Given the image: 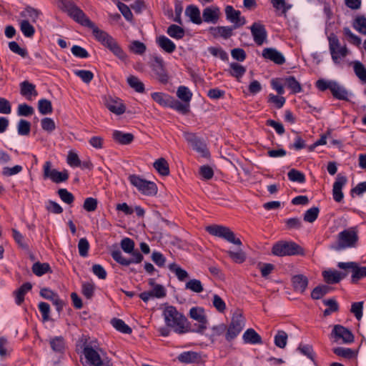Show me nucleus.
I'll return each mask as SVG.
<instances>
[{"label": "nucleus", "mask_w": 366, "mask_h": 366, "mask_svg": "<svg viewBox=\"0 0 366 366\" xmlns=\"http://www.w3.org/2000/svg\"><path fill=\"white\" fill-rule=\"evenodd\" d=\"M59 7L74 21L92 30V34L98 42L114 54L113 37L100 29L75 3L67 0H58Z\"/></svg>", "instance_id": "f257e3e1"}, {"label": "nucleus", "mask_w": 366, "mask_h": 366, "mask_svg": "<svg viewBox=\"0 0 366 366\" xmlns=\"http://www.w3.org/2000/svg\"><path fill=\"white\" fill-rule=\"evenodd\" d=\"M162 317L166 327L159 329L162 336L168 337L171 330L179 335L190 331L189 323L187 317L174 306L164 305L162 308Z\"/></svg>", "instance_id": "f03ea898"}, {"label": "nucleus", "mask_w": 366, "mask_h": 366, "mask_svg": "<svg viewBox=\"0 0 366 366\" xmlns=\"http://www.w3.org/2000/svg\"><path fill=\"white\" fill-rule=\"evenodd\" d=\"M76 351L84 355L86 363L91 366H109L104 363L99 352L88 343L86 337H82L76 343Z\"/></svg>", "instance_id": "7ed1b4c3"}, {"label": "nucleus", "mask_w": 366, "mask_h": 366, "mask_svg": "<svg viewBox=\"0 0 366 366\" xmlns=\"http://www.w3.org/2000/svg\"><path fill=\"white\" fill-rule=\"evenodd\" d=\"M206 231L211 235L222 238L225 241L237 245H242V242L235 233L228 227L220 224H212L206 227Z\"/></svg>", "instance_id": "20e7f679"}, {"label": "nucleus", "mask_w": 366, "mask_h": 366, "mask_svg": "<svg viewBox=\"0 0 366 366\" xmlns=\"http://www.w3.org/2000/svg\"><path fill=\"white\" fill-rule=\"evenodd\" d=\"M358 239V230L355 227L342 231L337 236L338 246L340 249L355 247Z\"/></svg>", "instance_id": "39448f33"}, {"label": "nucleus", "mask_w": 366, "mask_h": 366, "mask_svg": "<svg viewBox=\"0 0 366 366\" xmlns=\"http://www.w3.org/2000/svg\"><path fill=\"white\" fill-rule=\"evenodd\" d=\"M129 179L130 183L137 187L142 194L154 196L157 193V187L154 182L144 179L135 174L130 175Z\"/></svg>", "instance_id": "423d86ee"}, {"label": "nucleus", "mask_w": 366, "mask_h": 366, "mask_svg": "<svg viewBox=\"0 0 366 366\" xmlns=\"http://www.w3.org/2000/svg\"><path fill=\"white\" fill-rule=\"evenodd\" d=\"M328 41L332 59L335 64H339L341 58H344L347 55V49L345 46H340L337 36L334 34H330L328 36Z\"/></svg>", "instance_id": "0eeeda50"}, {"label": "nucleus", "mask_w": 366, "mask_h": 366, "mask_svg": "<svg viewBox=\"0 0 366 366\" xmlns=\"http://www.w3.org/2000/svg\"><path fill=\"white\" fill-rule=\"evenodd\" d=\"M69 177V172L66 169L59 172L55 169H51L50 161H46L43 166V177L44 179H50L53 182L59 184L66 182Z\"/></svg>", "instance_id": "6e6552de"}, {"label": "nucleus", "mask_w": 366, "mask_h": 366, "mask_svg": "<svg viewBox=\"0 0 366 366\" xmlns=\"http://www.w3.org/2000/svg\"><path fill=\"white\" fill-rule=\"evenodd\" d=\"M244 325V317L240 313H235L225 331V339L230 342L233 340L242 330Z\"/></svg>", "instance_id": "1a4fd4ad"}, {"label": "nucleus", "mask_w": 366, "mask_h": 366, "mask_svg": "<svg viewBox=\"0 0 366 366\" xmlns=\"http://www.w3.org/2000/svg\"><path fill=\"white\" fill-rule=\"evenodd\" d=\"M183 136L194 150L199 153L204 157L208 156L209 152L207 149L206 144L202 139L198 137L195 134L189 132H184Z\"/></svg>", "instance_id": "9d476101"}, {"label": "nucleus", "mask_w": 366, "mask_h": 366, "mask_svg": "<svg viewBox=\"0 0 366 366\" xmlns=\"http://www.w3.org/2000/svg\"><path fill=\"white\" fill-rule=\"evenodd\" d=\"M225 14L227 19L234 24V29L243 26L246 22L244 17L241 16V12L235 10L232 6H226Z\"/></svg>", "instance_id": "9b49d317"}, {"label": "nucleus", "mask_w": 366, "mask_h": 366, "mask_svg": "<svg viewBox=\"0 0 366 366\" xmlns=\"http://www.w3.org/2000/svg\"><path fill=\"white\" fill-rule=\"evenodd\" d=\"M305 249L292 241H279L275 243L272 252H304Z\"/></svg>", "instance_id": "f8f14e48"}, {"label": "nucleus", "mask_w": 366, "mask_h": 366, "mask_svg": "<svg viewBox=\"0 0 366 366\" xmlns=\"http://www.w3.org/2000/svg\"><path fill=\"white\" fill-rule=\"evenodd\" d=\"M250 30L254 42L259 46L262 45L267 36L264 26L259 23L254 22L250 26Z\"/></svg>", "instance_id": "ddd939ff"}, {"label": "nucleus", "mask_w": 366, "mask_h": 366, "mask_svg": "<svg viewBox=\"0 0 366 366\" xmlns=\"http://www.w3.org/2000/svg\"><path fill=\"white\" fill-rule=\"evenodd\" d=\"M293 290L299 294H304L307 288L309 280L302 274L293 275L291 278Z\"/></svg>", "instance_id": "4468645a"}, {"label": "nucleus", "mask_w": 366, "mask_h": 366, "mask_svg": "<svg viewBox=\"0 0 366 366\" xmlns=\"http://www.w3.org/2000/svg\"><path fill=\"white\" fill-rule=\"evenodd\" d=\"M347 179L345 176L338 174L337 175L335 182L333 184L332 188V196L334 200L337 202H340L344 197V194L342 192V187L346 184Z\"/></svg>", "instance_id": "2eb2a0df"}, {"label": "nucleus", "mask_w": 366, "mask_h": 366, "mask_svg": "<svg viewBox=\"0 0 366 366\" xmlns=\"http://www.w3.org/2000/svg\"><path fill=\"white\" fill-rule=\"evenodd\" d=\"M332 335L338 340H342L344 343H350L354 341V336L352 333L346 327L337 325L334 327Z\"/></svg>", "instance_id": "dca6fc26"}, {"label": "nucleus", "mask_w": 366, "mask_h": 366, "mask_svg": "<svg viewBox=\"0 0 366 366\" xmlns=\"http://www.w3.org/2000/svg\"><path fill=\"white\" fill-rule=\"evenodd\" d=\"M49 345L52 351L56 355H59V356L64 355L66 349V344L64 337L55 336L51 337L49 340Z\"/></svg>", "instance_id": "f3484780"}, {"label": "nucleus", "mask_w": 366, "mask_h": 366, "mask_svg": "<svg viewBox=\"0 0 366 366\" xmlns=\"http://www.w3.org/2000/svg\"><path fill=\"white\" fill-rule=\"evenodd\" d=\"M152 70L157 75L158 79L162 82L166 83L168 81V76L164 69V61L159 57H155L152 64Z\"/></svg>", "instance_id": "a211bd4d"}, {"label": "nucleus", "mask_w": 366, "mask_h": 366, "mask_svg": "<svg viewBox=\"0 0 366 366\" xmlns=\"http://www.w3.org/2000/svg\"><path fill=\"white\" fill-rule=\"evenodd\" d=\"M262 56L279 65H282L285 62V58L282 54L274 48L264 49L262 51Z\"/></svg>", "instance_id": "6ab92c4d"}, {"label": "nucleus", "mask_w": 366, "mask_h": 366, "mask_svg": "<svg viewBox=\"0 0 366 366\" xmlns=\"http://www.w3.org/2000/svg\"><path fill=\"white\" fill-rule=\"evenodd\" d=\"M219 9L217 7H207L202 12V21L207 23L216 24L219 19Z\"/></svg>", "instance_id": "aec40b11"}, {"label": "nucleus", "mask_w": 366, "mask_h": 366, "mask_svg": "<svg viewBox=\"0 0 366 366\" xmlns=\"http://www.w3.org/2000/svg\"><path fill=\"white\" fill-rule=\"evenodd\" d=\"M32 289V285L29 282L23 283L17 290H14L13 295L15 297V302L21 305L25 299L26 294Z\"/></svg>", "instance_id": "412c9836"}, {"label": "nucleus", "mask_w": 366, "mask_h": 366, "mask_svg": "<svg viewBox=\"0 0 366 366\" xmlns=\"http://www.w3.org/2000/svg\"><path fill=\"white\" fill-rule=\"evenodd\" d=\"M322 276L326 283L337 284L345 278L346 274L337 270H325L322 272Z\"/></svg>", "instance_id": "4be33fe9"}, {"label": "nucleus", "mask_w": 366, "mask_h": 366, "mask_svg": "<svg viewBox=\"0 0 366 366\" xmlns=\"http://www.w3.org/2000/svg\"><path fill=\"white\" fill-rule=\"evenodd\" d=\"M234 26H217L209 29L210 33L214 37L221 36L225 39L229 38L233 34Z\"/></svg>", "instance_id": "5701e85b"}, {"label": "nucleus", "mask_w": 366, "mask_h": 366, "mask_svg": "<svg viewBox=\"0 0 366 366\" xmlns=\"http://www.w3.org/2000/svg\"><path fill=\"white\" fill-rule=\"evenodd\" d=\"M177 358L179 362L186 364L196 363L201 360L200 355L192 351L182 352Z\"/></svg>", "instance_id": "b1692460"}, {"label": "nucleus", "mask_w": 366, "mask_h": 366, "mask_svg": "<svg viewBox=\"0 0 366 366\" xmlns=\"http://www.w3.org/2000/svg\"><path fill=\"white\" fill-rule=\"evenodd\" d=\"M185 14L189 17L192 22L196 24H201L202 19L200 16V11L197 6L189 5L186 8Z\"/></svg>", "instance_id": "393cba45"}, {"label": "nucleus", "mask_w": 366, "mask_h": 366, "mask_svg": "<svg viewBox=\"0 0 366 366\" xmlns=\"http://www.w3.org/2000/svg\"><path fill=\"white\" fill-rule=\"evenodd\" d=\"M42 13L40 10L36 9L31 6H26L23 11L20 12V16L23 18H30L33 23H36L39 16Z\"/></svg>", "instance_id": "a878e982"}, {"label": "nucleus", "mask_w": 366, "mask_h": 366, "mask_svg": "<svg viewBox=\"0 0 366 366\" xmlns=\"http://www.w3.org/2000/svg\"><path fill=\"white\" fill-rule=\"evenodd\" d=\"M331 92L335 98L340 100L348 101L347 90L336 81L334 82V84L331 88Z\"/></svg>", "instance_id": "bb28decb"}, {"label": "nucleus", "mask_w": 366, "mask_h": 366, "mask_svg": "<svg viewBox=\"0 0 366 366\" xmlns=\"http://www.w3.org/2000/svg\"><path fill=\"white\" fill-rule=\"evenodd\" d=\"M20 94L23 97L36 96L38 94L35 84L27 80L20 83Z\"/></svg>", "instance_id": "cd10ccee"}, {"label": "nucleus", "mask_w": 366, "mask_h": 366, "mask_svg": "<svg viewBox=\"0 0 366 366\" xmlns=\"http://www.w3.org/2000/svg\"><path fill=\"white\" fill-rule=\"evenodd\" d=\"M20 30L26 38H33L36 30L34 26L30 24L28 19H23L19 22Z\"/></svg>", "instance_id": "c85d7f7f"}, {"label": "nucleus", "mask_w": 366, "mask_h": 366, "mask_svg": "<svg viewBox=\"0 0 366 366\" xmlns=\"http://www.w3.org/2000/svg\"><path fill=\"white\" fill-rule=\"evenodd\" d=\"M31 269L33 273L38 277L43 276L44 274L49 272H52V270L49 263H41L39 261L34 263Z\"/></svg>", "instance_id": "c756f323"}, {"label": "nucleus", "mask_w": 366, "mask_h": 366, "mask_svg": "<svg viewBox=\"0 0 366 366\" xmlns=\"http://www.w3.org/2000/svg\"><path fill=\"white\" fill-rule=\"evenodd\" d=\"M157 41L158 45L167 53H172L176 49L174 43L165 36H160Z\"/></svg>", "instance_id": "7c9ffc66"}, {"label": "nucleus", "mask_w": 366, "mask_h": 366, "mask_svg": "<svg viewBox=\"0 0 366 366\" xmlns=\"http://www.w3.org/2000/svg\"><path fill=\"white\" fill-rule=\"evenodd\" d=\"M134 140V136L132 133H124L116 130V142L121 145H129Z\"/></svg>", "instance_id": "2f4dec72"}, {"label": "nucleus", "mask_w": 366, "mask_h": 366, "mask_svg": "<svg viewBox=\"0 0 366 366\" xmlns=\"http://www.w3.org/2000/svg\"><path fill=\"white\" fill-rule=\"evenodd\" d=\"M244 342L249 344H260L262 338L253 329H248L243 335Z\"/></svg>", "instance_id": "473e14b6"}, {"label": "nucleus", "mask_w": 366, "mask_h": 366, "mask_svg": "<svg viewBox=\"0 0 366 366\" xmlns=\"http://www.w3.org/2000/svg\"><path fill=\"white\" fill-rule=\"evenodd\" d=\"M153 167L162 176H167L169 174V164L164 158L157 159Z\"/></svg>", "instance_id": "72a5a7b5"}, {"label": "nucleus", "mask_w": 366, "mask_h": 366, "mask_svg": "<svg viewBox=\"0 0 366 366\" xmlns=\"http://www.w3.org/2000/svg\"><path fill=\"white\" fill-rule=\"evenodd\" d=\"M149 285L152 287L150 292L154 297L162 298L166 296V290L164 287L162 285L157 284L154 279L149 280Z\"/></svg>", "instance_id": "f704fd0d"}, {"label": "nucleus", "mask_w": 366, "mask_h": 366, "mask_svg": "<svg viewBox=\"0 0 366 366\" xmlns=\"http://www.w3.org/2000/svg\"><path fill=\"white\" fill-rule=\"evenodd\" d=\"M116 5L124 19L132 24H134V16L131 11V8L121 1H118Z\"/></svg>", "instance_id": "c9c22d12"}, {"label": "nucleus", "mask_w": 366, "mask_h": 366, "mask_svg": "<svg viewBox=\"0 0 366 366\" xmlns=\"http://www.w3.org/2000/svg\"><path fill=\"white\" fill-rule=\"evenodd\" d=\"M38 110L42 115L50 114L53 112L51 102L46 99H41L38 101Z\"/></svg>", "instance_id": "e433bc0d"}, {"label": "nucleus", "mask_w": 366, "mask_h": 366, "mask_svg": "<svg viewBox=\"0 0 366 366\" xmlns=\"http://www.w3.org/2000/svg\"><path fill=\"white\" fill-rule=\"evenodd\" d=\"M354 72L358 79L364 84H366V68L358 61L352 62Z\"/></svg>", "instance_id": "4c0bfd02"}, {"label": "nucleus", "mask_w": 366, "mask_h": 366, "mask_svg": "<svg viewBox=\"0 0 366 366\" xmlns=\"http://www.w3.org/2000/svg\"><path fill=\"white\" fill-rule=\"evenodd\" d=\"M352 272L351 281L353 284H357L360 279L366 277V267H360L356 263Z\"/></svg>", "instance_id": "58836bf2"}, {"label": "nucleus", "mask_w": 366, "mask_h": 366, "mask_svg": "<svg viewBox=\"0 0 366 366\" xmlns=\"http://www.w3.org/2000/svg\"><path fill=\"white\" fill-rule=\"evenodd\" d=\"M189 316L198 322H207L204 311L201 307H192L189 311Z\"/></svg>", "instance_id": "ea45409f"}, {"label": "nucleus", "mask_w": 366, "mask_h": 366, "mask_svg": "<svg viewBox=\"0 0 366 366\" xmlns=\"http://www.w3.org/2000/svg\"><path fill=\"white\" fill-rule=\"evenodd\" d=\"M168 107H171L183 114H187L189 112V103L183 104L173 97H172Z\"/></svg>", "instance_id": "a19ab883"}, {"label": "nucleus", "mask_w": 366, "mask_h": 366, "mask_svg": "<svg viewBox=\"0 0 366 366\" xmlns=\"http://www.w3.org/2000/svg\"><path fill=\"white\" fill-rule=\"evenodd\" d=\"M152 98L157 103L163 107H169L172 97L161 92H154L152 94Z\"/></svg>", "instance_id": "79ce46f5"}, {"label": "nucleus", "mask_w": 366, "mask_h": 366, "mask_svg": "<svg viewBox=\"0 0 366 366\" xmlns=\"http://www.w3.org/2000/svg\"><path fill=\"white\" fill-rule=\"evenodd\" d=\"M285 81L287 86L291 89L293 94H297L302 92V89L301 84L294 76H290L286 77Z\"/></svg>", "instance_id": "37998d69"}, {"label": "nucleus", "mask_w": 366, "mask_h": 366, "mask_svg": "<svg viewBox=\"0 0 366 366\" xmlns=\"http://www.w3.org/2000/svg\"><path fill=\"white\" fill-rule=\"evenodd\" d=\"M127 82L129 86L137 92L143 93L144 92V85L143 82L141 81L137 76H129L127 78Z\"/></svg>", "instance_id": "c03bdc74"}, {"label": "nucleus", "mask_w": 366, "mask_h": 366, "mask_svg": "<svg viewBox=\"0 0 366 366\" xmlns=\"http://www.w3.org/2000/svg\"><path fill=\"white\" fill-rule=\"evenodd\" d=\"M57 194L62 202L67 204H72L75 197L74 194L65 188H61L57 190Z\"/></svg>", "instance_id": "a18cd8bd"}, {"label": "nucleus", "mask_w": 366, "mask_h": 366, "mask_svg": "<svg viewBox=\"0 0 366 366\" xmlns=\"http://www.w3.org/2000/svg\"><path fill=\"white\" fill-rule=\"evenodd\" d=\"M167 32L172 38L177 39L183 38L185 33L183 28L176 24L170 25L168 27Z\"/></svg>", "instance_id": "49530a36"}, {"label": "nucleus", "mask_w": 366, "mask_h": 366, "mask_svg": "<svg viewBox=\"0 0 366 366\" xmlns=\"http://www.w3.org/2000/svg\"><path fill=\"white\" fill-rule=\"evenodd\" d=\"M73 72L85 84H89L94 79V74L89 70L75 69L73 71Z\"/></svg>", "instance_id": "de8ad7c7"}, {"label": "nucleus", "mask_w": 366, "mask_h": 366, "mask_svg": "<svg viewBox=\"0 0 366 366\" xmlns=\"http://www.w3.org/2000/svg\"><path fill=\"white\" fill-rule=\"evenodd\" d=\"M227 329V325L224 324H219L215 325L211 329V334L209 335V339L211 343H214L217 337L223 335Z\"/></svg>", "instance_id": "09e8293b"}, {"label": "nucleus", "mask_w": 366, "mask_h": 366, "mask_svg": "<svg viewBox=\"0 0 366 366\" xmlns=\"http://www.w3.org/2000/svg\"><path fill=\"white\" fill-rule=\"evenodd\" d=\"M229 67V74L237 78V80H239L246 71L245 67L237 63H231Z\"/></svg>", "instance_id": "8fccbe9b"}, {"label": "nucleus", "mask_w": 366, "mask_h": 366, "mask_svg": "<svg viewBox=\"0 0 366 366\" xmlns=\"http://www.w3.org/2000/svg\"><path fill=\"white\" fill-rule=\"evenodd\" d=\"M94 290L95 285L92 282H84L81 284V293L87 300L92 298Z\"/></svg>", "instance_id": "3c124183"}, {"label": "nucleus", "mask_w": 366, "mask_h": 366, "mask_svg": "<svg viewBox=\"0 0 366 366\" xmlns=\"http://www.w3.org/2000/svg\"><path fill=\"white\" fill-rule=\"evenodd\" d=\"M31 123L24 119H21L17 124V132L19 135L27 136L31 132Z\"/></svg>", "instance_id": "603ef678"}, {"label": "nucleus", "mask_w": 366, "mask_h": 366, "mask_svg": "<svg viewBox=\"0 0 366 366\" xmlns=\"http://www.w3.org/2000/svg\"><path fill=\"white\" fill-rule=\"evenodd\" d=\"M8 46L13 53L19 55L22 58H26L28 56L27 49L26 48H21L16 41H10Z\"/></svg>", "instance_id": "864d4df0"}, {"label": "nucleus", "mask_w": 366, "mask_h": 366, "mask_svg": "<svg viewBox=\"0 0 366 366\" xmlns=\"http://www.w3.org/2000/svg\"><path fill=\"white\" fill-rule=\"evenodd\" d=\"M177 96L182 101L189 103L192 99V93L184 86H180L177 91Z\"/></svg>", "instance_id": "5fc2aeb1"}, {"label": "nucleus", "mask_w": 366, "mask_h": 366, "mask_svg": "<svg viewBox=\"0 0 366 366\" xmlns=\"http://www.w3.org/2000/svg\"><path fill=\"white\" fill-rule=\"evenodd\" d=\"M330 289V287L327 285H319L312 291L311 297L314 300H319L326 295Z\"/></svg>", "instance_id": "6e6d98bb"}, {"label": "nucleus", "mask_w": 366, "mask_h": 366, "mask_svg": "<svg viewBox=\"0 0 366 366\" xmlns=\"http://www.w3.org/2000/svg\"><path fill=\"white\" fill-rule=\"evenodd\" d=\"M353 27L360 33L366 35V18L362 16H357L354 21Z\"/></svg>", "instance_id": "4d7b16f0"}, {"label": "nucleus", "mask_w": 366, "mask_h": 366, "mask_svg": "<svg viewBox=\"0 0 366 366\" xmlns=\"http://www.w3.org/2000/svg\"><path fill=\"white\" fill-rule=\"evenodd\" d=\"M287 176L289 179L292 182H296L298 183H304L305 182V174L295 169L290 170Z\"/></svg>", "instance_id": "13d9d810"}, {"label": "nucleus", "mask_w": 366, "mask_h": 366, "mask_svg": "<svg viewBox=\"0 0 366 366\" xmlns=\"http://www.w3.org/2000/svg\"><path fill=\"white\" fill-rule=\"evenodd\" d=\"M46 209L48 212L52 214H61L63 212L62 207L57 202L53 200H48L45 205Z\"/></svg>", "instance_id": "bf43d9fd"}, {"label": "nucleus", "mask_w": 366, "mask_h": 366, "mask_svg": "<svg viewBox=\"0 0 366 366\" xmlns=\"http://www.w3.org/2000/svg\"><path fill=\"white\" fill-rule=\"evenodd\" d=\"M319 212L320 209L317 207L309 209L304 214V220L310 223L314 222L317 219Z\"/></svg>", "instance_id": "052dcab7"}, {"label": "nucleus", "mask_w": 366, "mask_h": 366, "mask_svg": "<svg viewBox=\"0 0 366 366\" xmlns=\"http://www.w3.org/2000/svg\"><path fill=\"white\" fill-rule=\"evenodd\" d=\"M287 334L282 330L278 331L274 337V344L280 348H285L287 341Z\"/></svg>", "instance_id": "680f3d73"}, {"label": "nucleus", "mask_w": 366, "mask_h": 366, "mask_svg": "<svg viewBox=\"0 0 366 366\" xmlns=\"http://www.w3.org/2000/svg\"><path fill=\"white\" fill-rule=\"evenodd\" d=\"M41 126L43 130L51 133L56 129V124L53 119L44 117L41 120Z\"/></svg>", "instance_id": "e2e57ef3"}, {"label": "nucleus", "mask_w": 366, "mask_h": 366, "mask_svg": "<svg viewBox=\"0 0 366 366\" xmlns=\"http://www.w3.org/2000/svg\"><path fill=\"white\" fill-rule=\"evenodd\" d=\"M71 51L74 56L78 58L86 59L90 56L87 50L79 45L72 46Z\"/></svg>", "instance_id": "0e129e2a"}, {"label": "nucleus", "mask_w": 366, "mask_h": 366, "mask_svg": "<svg viewBox=\"0 0 366 366\" xmlns=\"http://www.w3.org/2000/svg\"><path fill=\"white\" fill-rule=\"evenodd\" d=\"M34 113V108L26 103L21 104L18 106L17 114L21 117H29Z\"/></svg>", "instance_id": "69168bd1"}, {"label": "nucleus", "mask_w": 366, "mask_h": 366, "mask_svg": "<svg viewBox=\"0 0 366 366\" xmlns=\"http://www.w3.org/2000/svg\"><path fill=\"white\" fill-rule=\"evenodd\" d=\"M98 201L96 198L87 197L84 199L83 209L88 212H94L97 209Z\"/></svg>", "instance_id": "338daca9"}, {"label": "nucleus", "mask_w": 366, "mask_h": 366, "mask_svg": "<svg viewBox=\"0 0 366 366\" xmlns=\"http://www.w3.org/2000/svg\"><path fill=\"white\" fill-rule=\"evenodd\" d=\"M169 268L172 272L175 273L177 278L180 281H184L186 278L188 277V273L187 272V271L182 269L176 264H169Z\"/></svg>", "instance_id": "774afa93"}]
</instances>
